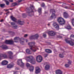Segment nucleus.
Returning <instances> with one entry per match:
<instances>
[{
  "instance_id": "bf43d9fd",
  "label": "nucleus",
  "mask_w": 74,
  "mask_h": 74,
  "mask_svg": "<svg viewBox=\"0 0 74 74\" xmlns=\"http://www.w3.org/2000/svg\"><path fill=\"white\" fill-rule=\"evenodd\" d=\"M3 14V12H1L0 13V15H1V14Z\"/></svg>"
},
{
  "instance_id": "f03ea898",
  "label": "nucleus",
  "mask_w": 74,
  "mask_h": 74,
  "mask_svg": "<svg viewBox=\"0 0 74 74\" xmlns=\"http://www.w3.org/2000/svg\"><path fill=\"white\" fill-rule=\"evenodd\" d=\"M26 60L27 62H29L32 64H36V60L32 56H30L27 57Z\"/></svg>"
},
{
  "instance_id": "473e14b6",
  "label": "nucleus",
  "mask_w": 74,
  "mask_h": 74,
  "mask_svg": "<svg viewBox=\"0 0 74 74\" xmlns=\"http://www.w3.org/2000/svg\"><path fill=\"white\" fill-rule=\"evenodd\" d=\"M66 29L68 30H70V29H71V26H67Z\"/></svg>"
},
{
  "instance_id": "9b49d317",
  "label": "nucleus",
  "mask_w": 74,
  "mask_h": 74,
  "mask_svg": "<svg viewBox=\"0 0 74 74\" xmlns=\"http://www.w3.org/2000/svg\"><path fill=\"white\" fill-rule=\"evenodd\" d=\"M53 26L54 27H56L55 28V29H56L57 30H59V25L58 24L56 23V22H54L53 23Z\"/></svg>"
},
{
  "instance_id": "a878e982",
  "label": "nucleus",
  "mask_w": 74,
  "mask_h": 74,
  "mask_svg": "<svg viewBox=\"0 0 74 74\" xmlns=\"http://www.w3.org/2000/svg\"><path fill=\"white\" fill-rule=\"evenodd\" d=\"M26 52L28 53V54H31V53H30V50L29 49H27L26 50Z\"/></svg>"
},
{
  "instance_id": "2f4dec72",
  "label": "nucleus",
  "mask_w": 74,
  "mask_h": 74,
  "mask_svg": "<svg viewBox=\"0 0 74 74\" xmlns=\"http://www.w3.org/2000/svg\"><path fill=\"white\" fill-rule=\"evenodd\" d=\"M9 41L10 40H6L5 41V44H9Z\"/></svg>"
},
{
  "instance_id": "09e8293b",
  "label": "nucleus",
  "mask_w": 74,
  "mask_h": 74,
  "mask_svg": "<svg viewBox=\"0 0 74 74\" xmlns=\"http://www.w3.org/2000/svg\"><path fill=\"white\" fill-rule=\"evenodd\" d=\"M10 2H13V0H9Z\"/></svg>"
},
{
  "instance_id": "c85d7f7f",
  "label": "nucleus",
  "mask_w": 74,
  "mask_h": 74,
  "mask_svg": "<svg viewBox=\"0 0 74 74\" xmlns=\"http://www.w3.org/2000/svg\"><path fill=\"white\" fill-rule=\"evenodd\" d=\"M0 6L1 8H3L5 6V4H0Z\"/></svg>"
},
{
  "instance_id": "4c0bfd02",
  "label": "nucleus",
  "mask_w": 74,
  "mask_h": 74,
  "mask_svg": "<svg viewBox=\"0 0 74 74\" xmlns=\"http://www.w3.org/2000/svg\"><path fill=\"white\" fill-rule=\"evenodd\" d=\"M17 27H18V26L16 25L15 26H13V27L14 29H17Z\"/></svg>"
},
{
  "instance_id": "7c9ffc66",
  "label": "nucleus",
  "mask_w": 74,
  "mask_h": 74,
  "mask_svg": "<svg viewBox=\"0 0 74 74\" xmlns=\"http://www.w3.org/2000/svg\"><path fill=\"white\" fill-rule=\"evenodd\" d=\"M64 8H66V9H68L70 10V8H71V6H70L69 7L66 6L65 7H64Z\"/></svg>"
},
{
  "instance_id": "680f3d73",
  "label": "nucleus",
  "mask_w": 74,
  "mask_h": 74,
  "mask_svg": "<svg viewBox=\"0 0 74 74\" xmlns=\"http://www.w3.org/2000/svg\"><path fill=\"white\" fill-rule=\"evenodd\" d=\"M58 3H62V2H58Z\"/></svg>"
},
{
  "instance_id": "a19ab883",
  "label": "nucleus",
  "mask_w": 74,
  "mask_h": 74,
  "mask_svg": "<svg viewBox=\"0 0 74 74\" xmlns=\"http://www.w3.org/2000/svg\"><path fill=\"white\" fill-rule=\"evenodd\" d=\"M3 57V54H0V58H2Z\"/></svg>"
},
{
  "instance_id": "b1692460",
  "label": "nucleus",
  "mask_w": 74,
  "mask_h": 74,
  "mask_svg": "<svg viewBox=\"0 0 74 74\" xmlns=\"http://www.w3.org/2000/svg\"><path fill=\"white\" fill-rule=\"evenodd\" d=\"M34 70V66H30V69L29 71L31 72L33 71V70Z\"/></svg>"
},
{
  "instance_id": "20e7f679",
  "label": "nucleus",
  "mask_w": 74,
  "mask_h": 74,
  "mask_svg": "<svg viewBox=\"0 0 74 74\" xmlns=\"http://www.w3.org/2000/svg\"><path fill=\"white\" fill-rule=\"evenodd\" d=\"M57 21L60 25L63 26L65 25L66 21L64 19L61 17H59L57 19Z\"/></svg>"
},
{
  "instance_id": "5fc2aeb1",
  "label": "nucleus",
  "mask_w": 74,
  "mask_h": 74,
  "mask_svg": "<svg viewBox=\"0 0 74 74\" xmlns=\"http://www.w3.org/2000/svg\"><path fill=\"white\" fill-rule=\"evenodd\" d=\"M9 13H10V12H8L6 14L7 15V14H8Z\"/></svg>"
},
{
  "instance_id": "774afa93",
  "label": "nucleus",
  "mask_w": 74,
  "mask_h": 74,
  "mask_svg": "<svg viewBox=\"0 0 74 74\" xmlns=\"http://www.w3.org/2000/svg\"><path fill=\"white\" fill-rule=\"evenodd\" d=\"M36 1L40 0H36Z\"/></svg>"
},
{
  "instance_id": "f704fd0d",
  "label": "nucleus",
  "mask_w": 74,
  "mask_h": 74,
  "mask_svg": "<svg viewBox=\"0 0 74 74\" xmlns=\"http://www.w3.org/2000/svg\"><path fill=\"white\" fill-rule=\"evenodd\" d=\"M4 1L6 3V4H7V5H9V2H8V1L6 0H4Z\"/></svg>"
},
{
  "instance_id": "6e6d98bb",
  "label": "nucleus",
  "mask_w": 74,
  "mask_h": 74,
  "mask_svg": "<svg viewBox=\"0 0 74 74\" xmlns=\"http://www.w3.org/2000/svg\"><path fill=\"white\" fill-rule=\"evenodd\" d=\"M0 22H3V19L1 20L0 21Z\"/></svg>"
},
{
  "instance_id": "2eb2a0df",
  "label": "nucleus",
  "mask_w": 74,
  "mask_h": 74,
  "mask_svg": "<svg viewBox=\"0 0 74 74\" xmlns=\"http://www.w3.org/2000/svg\"><path fill=\"white\" fill-rule=\"evenodd\" d=\"M41 71L40 68L38 67H36V68L35 73L36 74H38L40 73Z\"/></svg>"
},
{
  "instance_id": "69168bd1",
  "label": "nucleus",
  "mask_w": 74,
  "mask_h": 74,
  "mask_svg": "<svg viewBox=\"0 0 74 74\" xmlns=\"http://www.w3.org/2000/svg\"><path fill=\"white\" fill-rule=\"evenodd\" d=\"M48 1H51V0H48Z\"/></svg>"
},
{
  "instance_id": "c756f323",
  "label": "nucleus",
  "mask_w": 74,
  "mask_h": 74,
  "mask_svg": "<svg viewBox=\"0 0 74 74\" xmlns=\"http://www.w3.org/2000/svg\"><path fill=\"white\" fill-rule=\"evenodd\" d=\"M59 57H60V58H62L64 57V56H63V54H59Z\"/></svg>"
},
{
  "instance_id": "ea45409f",
  "label": "nucleus",
  "mask_w": 74,
  "mask_h": 74,
  "mask_svg": "<svg viewBox=\"0 0 74 74\" xmlns=\"http://www.w3.org/2000/svg\"><path fill=\"white\" fill-rule=\"evenodd\" d=\"M43 36L44 37H45L47 36V35H46V34H45V33H43Z\"/></svg>"
},
{
  "instance_id": "58836bf2",
  "label": "nucleus",
  "mask_w": 74,
  "mask_h": 74,
  "mask_svg": "<svg viewBox=\"0 0 74 74\" xmlns=\"http://www.w3.org/2000/svg\"><path fill=\"white\" fill-rule=\"evenodd\" d=\"M11 23V25H12V26H14V25H15V23L14 22H12Z\"/></svg>"
},
{
  "instance_id": "8fccbe9b",
  "label": "nucleus",
  "mask_w": 74,
  "mask_h": 74,
  "mask_svg": "<svg viewBox=\"0 0 74 74\" xmlns=\"http://www.w3.org/2000/svg\"><path fill=\"white\" fill-rule=\"evenodd\" d=\"M16 69L17 70H19V68L18 67H16Z\"/></svg>"
},
{
  "instance_id": "5701e85b",
  "label": "nucleus",
  "mask_w": 74,
  "mask_h": 74,
  "mask_svg": "<svg viewBox=\"0 0 74 74\" xmlns=\"http://www.w3.org/2000/svg\"><path fill=\"white\" fill-rule=\"evenodd\" d=\"M38 11L39 14V15H41L42 13V8H38Z\"/></svg>"
},
{
  "instance_id": "e433bc0d",
  "label": "nucleus",
  "mask_w": 74,
  "mask_h": 74,
  "mask_svg": "<svg viewBox=\"0 0 74 74\" xmlns=\"http://www.w3.org/2000/svg\"><path fill=\"white\" fill-rule=\"evenodd\" d=\"M65 66L66 68H67V67H69V65L66 64L65 65Z\"/></svg>"
},
{
  "instance_id": "79ce46f5",
  "label": "nucleus",
  "mask_w": 74,
  "mask_h": 74,
  "mask_svg": "<svg viewBox=\"0 0 74 74\" xmlns=\"http://www.w3.org/2000/svg\"><path fill=\"white\" fill-rule=\"evenodd\" d=\"M41 7H43L45 6V4L44 3H42L41 5Z\"/></svg>"
},
{
  "instance_id": "ddd939ff",
  "label": "nucleus",
  "mask_w": 74,
  "mask_h": 74,
  "mask_svg": "<svg viewBox=\"0 0 74 74\" xmlns=\"http://www.w3.org/2000/svg\"><path fill=\"white\" fill-rule=\"evenodd\" d=\"M7 53L9 54V59H12L13 58V56L12 55V52L11 51H8Z\"/></svg>"
},
{
  "instance_id": "f8f14e48",
  "label": "nucleus",
  "mask_w": 74,
  "mask_h": 74,
  "mask_svg": "<svg viewBox=\"0 0 74 74\" xmlns=\"http://www.w3.org/2000/svg\"><path fill=\"white\" fill-rule=\"evenodd\" d=\"M65 41L66 42V43L69 44L72 46H73L74 45V43L71 40H68L67 39H65Z\"/></svg>"
},
{
  "instance_id": "de8ad7c7",
  "label": "nucleus",
  "mask_w": 74,
  "mask_h": 74,
  "mask_svg": "<svg viewBox=\"0 0 74 74\" xmlns=\"http://www.w3.org/2000/svg\"><path fill=\"white\" fill-rule=\"evenodd\" d=\"M14 74H18L17 71H14Z\"/></svg>"
},
{
  "instance_id": "f3484780",
  "label": "nucleus",
  "mask_w": 74,
  "mask_h": 74,
  "mask_svg": "<svg viewBox=\"0 0 74 74\" xmlns=\"http://www.w3.org/2000/svg\"><path fill=\"white\" fill-rule=\"evenodd\" d=\"M56 74H63L62 71L60 69H58V70H57L56 71Z\"/></svg>"
},
{
  "instance_id": "aec40b11",
  "label": "nucleus",
  "mask_w": 74,
  "mask_h": 74,
  "mask_svg": "<svg viewBox=\"0 0 74 74\" xmlns=\"http://www.w3.org/2000/svg\"><path fill=\"white\" fill-rule=\"evenodd\" d=\"M45 51L47 53H52V51L49 49H45Z\"/></svg>"
},
{
  "instance_id": "338daca9",
  "label": "nucleus",
  "mask_w": 74,
  "mask_h": 74,
  "mask_svg": "<svg viewBox=\"0 0 74 74\" xmlns=\"http://www.w3.org/2000/svg\"><path fill=\"white\" fill-rule=\"evenodd\" d=\"M45 14H47V13H46V12H45Z\"/></svg>"
},
{
  "instance_id": "13d9d810",
  "label": "nucleus",
  "mask_w": 74,
  "mask_h": 74,
  "mask_svg": "<svg viewBox=\"0 0 74 74\" xmlns=\"http://www.w3.org/2000/svg\"><path fill=\"white\" fill-rule=\"evenodd\" d=\"M27 41H28V40H27V39H26V42H27Z\"/></svg>"
},
{
  "instance_id": "37998d69",
  "label": "nucleus",
  "mask_w": 74,
  "mask_h": 74,
  "mask_svg": "<svg viewBox=\"0 0 74 74\" xmlns=\"http://www.w3.org/2000/svg\"><path fill=\"white\" fill-rule=\"evenodd\" d=\"M26 66L27 67H29L30 66V64L29 63H27L26 64Z\"/></svg>"
},
{
  "instance_id": "a18cd8bd",
  "label": "nucleus",
  "mask_w": 74,
  "mask_h": 74,
  "mask_svg": "<svg viewBox=\"0 0 74 74\" xmlns=\"http://www.w3.org/2000/svg\"><path fill=\"white\" fill-rule=\"evenodd\" d=\"M27 36H28V35L27 34H25L24 35V37H27Z\"/></svg>"
},
{
  "instance_id": "7ed1b4c3",
  "label": "nucleus",
  "mask_w": 74,
  "mask_h": 74,
  "mask_svg": "<svg viewBox=\"0 0 74 74\" xmlns=\"http://www.w3.org/2000/svg\"><path fill=\"white\" fill-rule=\"evenodd\" d=\"M30 9H29V8H27L26 9V10H27V13L28 16H32V15L31 14L32 12H33V10L34 9V7L33 5H31L30 7Z\"/></svg>"
},
{
  "instance_id": "4468645a",
  "label": "nucleus",
  "mask_w": 74,
  "mask_h": 74,
  "mask_svg": "<svg viewBox=\"0 0 74 74\" xmlns=\"http://www.w3.org/2000/svg\"><path fill=\"white\" fill-rule=\"evenodd\" d=\"M48 34L49 35V36H53L55 35L56 33L54 31H51L49 32L48 33Z\"/></svg>"
},
{
  "instance_id": "72a5a7b5",
  "label": "nucleus",
  "mask_w": 74,
  "mask_h": 74,
  "mask_svg": "<svg viewBox=\"0 0 74 74\" xmlns=\"http://www.w3.org/2000/svg\"><path fill=\"white\" fill-rule=\"evenodd\" d=\"M68 64L69 65H70V64H71L72 62H71V60H68Z\"/></svg>"
},
{
  "instance_id": "c9c22d12",
  "label": "nucleus",
  "mask_w": 74,
  "mask_h": 74,
  "mask_svg": "<svg viewBox=\"0 0 74 74\" xmlns=\"http://www.w3.org/2000/svg\"><path fill=\"white\" fill-rule=\"evenodd\" d=\"M22 16L23 18H26L27 16V15L25 13L23 14H22Z\"/></svg>"
},
{
  "instance_id": "9d476101",
  "label": "nucleus",
  "mask_w": 74,
  "mask_h": 74,
  "mask_svg": "<svg viewBox=\"0 0 74 74\" xmlns=\"http://www.w3.org/2000/svg\"><path fill=\"white\" fill-rule=\"evenodd\" d=\"M36 59L38 62H41L42 61V58L41 56H38L36 57Z\"/></svg>"
},
{
  "instance_id": "f257e3e1",
  "label": "nucleus",
  "mask_w": 74,
  "mask_h": 74,
  "mask_svg": "<svg viewBox=\"0 0 74 74\" xmlns=\"http://www.w3.org/2000/svg\"><path fill=\"white\" fill-rule=\"evenodd\" d=\"M30 48V49L34 52L37 51V49H38V47L35 46V42H30L28 44Z\"/></svg>"
},
{
  "instance_id": "423d86ee",
  "label": "nucleus",
  "mask_w": 74,
  "mask_h": 74,
  "mask_svg": "<svg viewBox=\"0 0 74 74\" xmlns=\"http://www.w3.org/2000/svg\"><path fill=\"white\" fill-rule=\"evenodd\" d=\"M20 39V38L18 37H15L14 38V42H18V40H20V42L21 44L23 45L24 44V42L21 41Z\"/></svg>"
},
{
  "instance_id": "39448f33",
  "label": "nucleus",
  "mask_w": 74,
  "mask_h": 74,
  "mask_svg": "<svg viewBox=\"0 0 74 74\" xmlns=\"http://www.w3.org/2000/svg\"><path fill=\"white\" fill-rule=\"evenodd\" d=\"M10 18L13 21L15 22H17V23L20 25H23L25 23L24 21H22L20 20H18V21H16V19L13 17L12 16H11Z\"/></svg>"
},
{
  "instance_id": "603ef678",
  "label": "nucleus",
  "mask_w": 74,
  "mask_h": 74,
  "mask_svg": "<svg viewBox=\"0 0 74 74\" xmlns=\"http://www.w3.org/2000/svg\"><path fill=\"white\" fill-rule=\"evenodd\" d=\"M59 38H62V36H59Z\"/></svg>"
},
{
  "instance_id": "052dcab7",
  "label": "nucleus",
  "mask_w": 74,
  "mask_h": 74,
  "mask_svg": "<svg viewBox=\"0 0 74 74\" xmlns=\"http://www.w3.org/2000/svg\"><path fill=\"white\" fill-rule=\"evenodd\" d=\"M6 10V9H3V11H5Z\"/></svg>"
},
{
  "instance_id": "412c9836",
  "label": "nucleus",
  "mask_w": 74,
  "mask_h": 74,
  "mask_svg": "<svg viewBox=\"0 0 74 74\" xmlns=\"http://www.w3.org/2000/svg\"><path fill=\"white\" fill-rule=\"evenodd\" d=\"M50 68V66L49 65H46L45 67V69L46 70H49Z\"/></svg>"
},
{
  "instance_id": "4d7b16f0",
  "label": "nucleus",
  "mask_w": 74,
  "mask_h": 74,
  "mask_svg": "<svg viewBox=\"0 0 74 74\" xmlns=\"http://www.w3.org/2000/svg\"><path fill=\"white\" fill-rule=\"evenodd\" d=\"M13 9H14V8H11L9 9V10H12Z\"/></svg>"
},
{
  "instance_id": "0e129e2a",
  "label": "nucleus",
  "mask_w": 74,
  "mask_h": 74,
  "mask_svg": "<svg viewBox=\"0 0 74 74\" xmlns=\"http://www.w3.org/2000/svg\"><path fill=\"white\" fill-rule=\"evenodd\" d=\"M48 26H49V25H50V24H48Z\"/></svg>"
},
{
  "instance_id": "864d4df0",
  "label": "nucleus",
  "mask_w": 74,
  "mask_h": 74,
  "mask_svg": "<svg viewBox=\"0 0 74 74\" xmlns=\"http://www.w3.org/2000/svg\"><path fill=\"white\" fill-rule=\"evenodd\" d=\"M9 10H10V9H6V11H5L7 12Z\"/></svg>"
},
{
  "instance_id": "0eeeda50",
  "label": "nucleus",
  "mask_w": 74,
  "mask_h": 74,
  "mask_svg": "<svg viewBox=\"0 0 74 74\" xmlns=\"http://www.w3.org/2000/svg\"><path fill=\"white\" fill-rule=\"evenodd\" d=\"M50 12H52V14L51 16L50 17V18H51V19H52L54 18H56V15L55 14L53 13H55V10L54 9H51L50 10Z\"/></svg>"
},
{
  "instance_id": "cd10ccee",
  "label": "nucleus",
  "mask_w": 74,
  "mask_h": 74,
  "mask_svg": "<svg viewBox=\"0 0 74 74\" xmlns=\"http://www.w3.org/2000/svg\"><path fill=\"white\" fill-rule=\"evenodd\" d=\"M14 41H12L11 40H9V44L11 45V44H14Z\"/></svg>"
},
{
  "instance_id": "6e6552de",
  "label": "nucleus",
  "mask_w": 74,
  "mask_h": 74,
  "mask_svg": "<svg viewBox=\"0 0 74 74\" xmlns=\"http://www.w3.org/2000/svg\"><path fill=\"white\" fill-rule=\"evenodd\" d=\"M38 37H39L38 35L36 34L35 35H33L30 36L29 37V39H30V40H33V39L35 40V39H37L38 38Z\"/></svg>"
},
{
  "instance_id": "1a4fd4ad",
  "label": "nucleus",
  "mask_w": 74,
  "mask_h": 74,
  "mask_svg": "<svg viewBox=\"0 0 74 74\" xmlns=\"http://www.w3.org/2000/svg\"><path fill=\"white\" fill-rule=\"evenodd\" d=\"M20 63L21 64V67H23V66H24V63H23V62H22V59H18L17 61V64H18V65H19Z\"/></svg>"
},
{
  "instance_id": "a211bd4d",
  "label": "nucleus",
  "mask_w": 74,
  "mask_h": 74,
  "mask_svg": "<svg viewBox=\"0 0 74 74\" xmlns=\"http://www.w3.org/2000/svg\"><path fill=\"white\" fill-rule=\"evenodd\" d=\"M14 66V64H10L8 65L7 66V67L8 69H11V68L13 67Z\"/></svg>"
},
{
  "instance_id": "3c124183",
  "label": "nucleus",
  "mask_w": 74,
  "mask_h": 74,
  "mask_svg": "<svg viewBox=\"0 0 74 74\" xmlns=\"http://www.w3.org/2000/svg\"><path fill=\"white\" fill-rule=\"evenodd\" d=\"M12 32V31H9L8 32L9 33H11Z\"/></svg>"
},
{
  "instance_id": "4be33fe9",
  "label": "nucleus",
  "mask_w": 74,
  "mask_h": 74,
  "mask_svg": "<svg viewBox=\"0 0 74 74\" xmlns=\"http://www.w3.org/2000/svg\"><path fill=\"white\" fill-rule=\"evenodd\" d=\"M1 47L3 49H7V48H8L6 45H2Z\"/></svg>"
},
{
  "instance_id": "e2e57ef3",
  "label": "nucleus",
  "mask_w": 74,
  "mask_h": 74,
  "mask_svg": "<svg viewBox=\"0 0 74 74\" xmlns=\"http://www.w3.org/2000/svg\"><path fill=\"white\" fill-rule=\"evenodd\" d=\"M71 4L72 5H74V4H73V3H71Z\"/></svg>"
},
{
  "instance_id": "6ab92c4d",
  "label": "nucleus",
  "mask_w": 74,
  "mask_h": 74,
  "mask_svg": "<svg viewBox=\"0 0 74 74\" xmlns=\"http://www.w3.org/2000/svg\"><path fill=\"white\" fill-rule=\"evenodd\" d=\"M8 61L4 60L3 61H2V64L3 65V66H4L5 65H7V64H8Z\"/></svg>"
},
{
  "instance_id": "c03bdc74",
  "label": "nucleus",
  "mask_w": 74,
  "mask_h": 74,
  "mask_svg": "<svg viewBox=\"0 0 74 74\" xmlns=\"http://www.w3.org/2000/svg\"><path fill=\"white\" fill-rule=\"evenodd\" d=\"M48 56V54H45V58H46Z\"/></svg>"
},
{
  "instance_id": "49530a36",
  "label": "nucleus",
  "mask_w": 74,
  "mask_h": 74,
  "mask_svg": "<svg viewBox=\"0 0 74 74\" xmlns=\"http://www.w3.org/2000/svg\"><path fill=\"white\" fill-rule=\"evenodd\" d=\"M22 0H18V3H21V2H22Z\"/></svg>"
},
{
  "instance_id": "bb28decb",
  "label": "nucleus",
  "mask_w": 74,
  "mask_h": 74,
  "mask_svg": "<svg viewBox=\"0 0 74 74\" xmlns=\"http://www.w3.org/2000/svg\"><path fill=\"white\" fill-rule=\"evenodd\" d=\"M3 58L4 59H7L8 58V56L7 55L3 54Z\"/></svg>"
},
{
  "instance_id": "393cba45",
  "label": "nucleus",
  "mask_w": 74,
  "mask_h": 74,
  "mask_svg": "<svg viewBox=\"0 0 74 74\" xmlns=\"http://www.w3.org/2000/svg\"><path fill=\"white\" fill-rule=\"evenodd\" d=\"M12 7H14V6H16V5H19V3L15 2L12 3Z\"/></svg>"
},
{
  "instance_id": "dca6fc26",
  "label": "nucleus",
  "mask_w": 74,
  "mask_h": 74,
  "mask_svg": "<svg viewBox=\"0 0 74 74\" xmlns=\"http://www.w3.org/2000/svg\"><path fill=\"white\" fill-rule=\"evenodd\" d=\"M63 16L65 18H69V15L68 14V13L66 12H64L63 13Z\"/></svg>"
}]
</instances>
